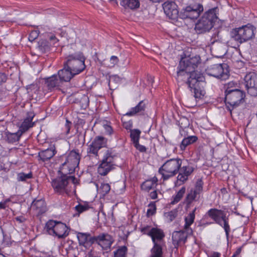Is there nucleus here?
<instances>
[{
    "instance_id": "nucleus-1",
    "label": "nucleus",
    "mask_w": 257,
    "mask_h": 257,
    "mask_svg": "<svg viewBox=\"0 0 257 257\" xmlns=\"http://www.w3.org/2000/svg\"><path fill=\"white\" fill-rule=\"evenodd\" d=\"M176 79L178 82H186L195 98H200L204 95L205 77L200 72L188 71L186 67L184 66L182 67L179 63L177 67Z\"/></svg>"
},
{
    "instance_id": "nucleus-32",
    "label": "nucleus",
    "mask_w": 257,
    "mask_h": 257,
    "mask_svg": "<svg viewBox=\"0 0 257 257\" xmlns=\"http://www.w3.org/2000/svg\"><path fill=\"white\" fill-rule=\"evenodd\" d=\"M197 139V137L195 136H189L184 138L180 146L181 150L182 151L185 150L188 146L196 142Z\"/></svg>"
},
{
    "instance_id": "nucleus-37",
    "label": "nucleus",
    "mask_w": 257,
    "mask_h": 257,
    "mask_svg": "<svg viewBox=\"0 0 257 257\" xmlns=\"http://www.w3.org/2000/svg\"><path fill=\"white\" fill-rule=\"evenodd\" d=\"M186 191V188L182 187L177 192L175 196L173 197V200L171 201L172 204H175L178 203L183 197Z\"/></svg>"
},
{
    "instance_id": "nucleus-41",
    "label": "nucleus",
    "mask_w": 257,
    "mask_h": 257,
    "mask_svg": "<svg viewBox=\"0 0 257 257\" xmlns=\"http://www.w3.org/2000/svg\"><path fill=\"white\" fill-rule=\"evenodd\" d=\"M110 190V186L108 183H101L99 191L100 193L105 196L109 193Z\"/></svg>"
},
{
    "instance_id": "nucleus-39",
    "label": "nucleus",
    "mask_w": 257,
    "mask_h": 257,
    "mask_svg": "<svg viewBox=\"0 0 257 257\" xmlns=\"http://www.w3.org/2000/svg\"><path fill=\"white\" fill-rule=\"evenodd\" d=\"M33 177V175L31 172L28 174L22 172L18 173L17 175V180L18 181H26L28 179H31Z\"/></svg>"
},
{
    "instance_id": "nucleus-54",
    "label": "nucleus",
    "mask_w": 257,
    "mask_h": 257,
    "mask_svg": "<svg viewBox=\"0 0 257 257\" xmlns=\"http://www.w3.org/2000/svg\"><path fill=\"white\" fill-rule=\"evenodd\" d=\"M67 178L68 183H69L70 181H71L73 184H76L78 183V181L74 176L67 175Z\"/></svg>"
},
{
    "instance_id": "nucleus-16",
    "label": "nucleus",
    "mask_w": 257,
    "mask_h": 257,
    "mask_svg": "<svg viewBox=\"0 0 257 257\" xmlns=\"http://www.w3.org/2000/svg\"><path fill=\"white\" fill-rule=\"evenodd\" d=\"M203 185L202 179H198L196 181L194 189H191L186 197L185 201L188 206L190 205L194 201L199 199L200 195L203 191Z\"/></svg>"
},
{
    "instance_id": "nucleus-56",
    "label": "nucleus",
    "mask_w": 257,
    "mask_h": 257,
    "mask_svg": "<svg viewBox=\"0 0 257 257\" xmlns=\"http://www.w3.org/2000/svg\"><path fill=\"white\" fill-rule=\"evenodd\" d=\"M219 220L221 221H228V217L226 216V214L224 211L222 210V214L219 216Z\"/></svg>"
},
{
    "instance_id": "nucleus-40",
    "label": "nucleus",
    "mask_w": 257,
    "mask_h": 257,
    "mask_svg": "<svg viewBox=\"0 0 257 257\" xmlns=\"http://www.w3.org/2000/svg\"><path fill=\"white\" fill-rule=\"evenodd\" d=\"M154 186L152 182L147 180L141 184V187L142 190L149 192L151 189L154 188Z\"/></svg>"
},
{
    "instance_id": "nucleus-22",
    "label": "nucleus",
    "mask_w": 257,
    "mask_h": 257,
    "mask_svg": "<svg viewBox=\"0 0 257 257\" xmlns=\"http://www.w3.org/2000/svg\"><path fill=\"white\" fill-rule=\"evenodd\" d=\"M193 171L194 168L191 166L188 165L183 166L182 167L181 166L178 172L179 174L177 176L178 181L184 183L188 180V177Z\"/></svg>"
},
{
    "instance_id": "nucleus-58",
    "label": "nucleus",
    "mask_w": 257,
    "mask_h": 257,
    "mask_svg": "<svg viewBox=\"0 0 257 257\" xmlns=\"http://www.w3.org/2000/svg\"><path fill=\"white\" fill-rule=\"evenodd\" d=\"M150 197L152 199H156L158 197V193L156 190L151 192L150 194Z\"/></svg>"
},
{
    "instance_id": "nucleus-52",
    "label": "nucleus",
    "mask_w": 257,
    "mask_h": 257,
    "mask_svg": "<svg viewBox=\"0 0 257 257\" xmlns=\"http://www.w3.org/2000/svg\"><path fill=\"white\" fill-rule=\"evenodd\" d=\"M110 61L111 65L109 66L113 67L115 64H116L118 63V59L116 56H112L111 57Z\"/></svg>"
},
{
    "instance_id": "nucleus-19",
    "label": "nucleus",
    "mask_w": 257,
    "mask_h": 257,
    "mask_svg": "<svg viewBox=\"0 0 257 257\" xmlns=\"http://www.w3.org/2000/svg\"><path fill=\"white\" fill-rule=\"evenodd\" d=\"M200 58L199 56L196 55L192 57H185L182 58L180 61L181 66L186 67L188 71L192 72H196L195 69L197 67L198 64L200 63Z\"/></svg>"
},
{
    "instance_id": "nucleus-51",
    "label": "nucleus",
    "mask_w": 257,
    "mask_h": 257,
    "mask_svg": "<svg viewBox=\"0 0 257 257\" xmlns=\"http://www.w3.org/2000/svg\"><path fill=\"white\" fill-rule=\"evenodd\" d=\"M49 39L50 41L51 42V43L53 44V45H54L55 47L57 46V43L58 42V40L57 38L55 37V36L53 35H51L49 36Z\"/></svg>"
},
{
    "instance_id": "nucleus-64",
    "label": "nucleus",
    "mask_w": 257,
    "mask_h": 257,
    "mask_svg": "<svg viewBox=\"0 0 257 257\" xmlns=\"http://www.w3.org/2000/svg\"><path fill=\"white\" fill-rule=\"evenodd\" d=\"M241 251V247H238L236 250L235 251V253L233 254V257H235L237 255H238Z\"/></svg>"
},
{
    "instance_id": "nucleus-13",
    "label": "nucleus",
    "mask_w": 257,
    "mask_h": 257,
    "mask_svg": "<svg viewBox=\"0 0 257 257\" xmlns=\"http://www.w3.org/2000/svg\"><path fill=\"white\" fill-rule=\"evenodd\" d=\"M203 6L200 3L190 4L182 9L179 16L182 19H196L203 11Z\"/></svg>"
},
{
    "instance_id": "nucleus-14",
    "label": "nucleus",
    "mask_w": 257,
    "mask_h": 257,
    "mask_svg": "<svg viewBox=\"0 0 257 257\" xmlns=\"http://www.w3.org/2000/svg\"><path fill=\"white\" fill-rule=\"evenodd\" d=\"M244 81L247 93L251 96H257V73L248 72L244 76Z\"/></svg>"
},
{
    "instance_id": "nucleus-28",
    "label": "nucleus",
    "mask_w": 257,
    "mask_h": 257,
    "mask_svg": "<svg viewBox=\"0 0 257 257\" xmlns=\"http://www.w3.org/2000/svg\"><path fill=\"white\" fill-rule=\"evenodd\" d=\"M92 237L89 234L79 232L77 234V238L79 244L83 245H87L94 243Z\"/></svg>"
},
{
    "instance_id": "nucleus-26",
    "label": "nucleus",
    "mask_w": 257,
    "mask_h": 257,
    "mask_svg": "<svg viewBox=\"0 0 257 257\" xmlns=\"http://www.w3.org/2000/svg\"><path fill=\"white\" fill-rule=\"evenodd\" d=\"M222 214V210L217 209L216 208H211L206 213V216H208L213 220L216 223L220 226H222L221 221L219 220V216Z\"/></svg>"
},
{
    "instance_id": "nucleus-2",
    "label": "nucleus",
    "mask_w": 257,
    "mask_h": 257,
    "mask_svg": "<svg viewBox=\"0 0 257 257\" xmlns=\"http://www.w3.org/2000/svg\"><path fill=\"white\" fill-rule=\"evenodd\" d=\"M196 210V208H195L192 212H190L185 217V223L183 229L179 231H175L172 233L173 244L176 248H177L179 245L184 244L188 236L193 234V230L190 226L194 221Z\"/></svg>"
},
{
    "instance_id": "nucleus-10",
    "label": "nucleus",
    "mask_w": 257,
    "mask_h": 257,
    "mask_svg": "<svg viewBox=\"0 0 257 257\" xmlns=\"http://www.w3.org/2000/svg\"><path fill=\"white\" fill-rule=\"evenodd\" d=\"M67 174L62 171V175L52 180L51 185L55 193L62 195H69L71 192V186L68 183Z\"/></svg>"
},
{
    "instance_id": "nucleus-27",
    "label": "nucleus",
    "mask_w": 257,
    "mask_h": 257,
    "mask_svg": "<svg viewBox=\"0 0 257 257\" xmlns=\"http://www.w3.org/2000/svg\"><path fill=\"white\" fill-rule=\"evenodd\" d=\"M120 5L126 10H136L140 6L139 0H121Z\"/></svg>"
},
{
    "instance_id": "nucleus-45",
    "label": "nucleus",
    "mask_w": 257,
    "mask_h": 257,
    "mask_svg": "<svg viewBox=\"0 0 257 257\" xmlns=\"http://www.w3.org/2000/svg\"><path fill=\"white\" fill-rule=\"evenodd\" d=\"M89 208L88 205H82L79 204L78 205L75 207L76 211L78 212L79 215L80 213L87 210Z\"/></svg>"
},
{
    "instance_id": "nucleus-15",
    "label": "nucleus",
    "mask_w": 257,
    "mask_h": 257,
    "mask_svg": "<svg viewBox=\"0 0 257 257\" xmlns=\"http://www.w3.org/2000/svg\"><path fill=\"white\" fill-rule=\"evenodd\" d=\"M107 140L102 136H96L88 146L87 152L89 156H98V151L102 148L105 147Z\"/></svg>"
},
{
    "instance_id": "nucleus-42",
    "label": "nucleus",
    "mask_w": 257,
    "mask_h": 257,
    "mask_svg": "<svg viewBox=\"0 0 257 257\" xmlns=\"http://www.w3.org/2000/svg\"><path fill=\"white\" fill-rule=\"evenodd\" d=\"M120 81V77L117 75H112L110 76L108 85L109 86L110 89H112V87H114L115 86H113V84L114 83H119Z\"/></svg>"
},
{
    "instance_id": "nucleus-3",
    "label": "nucleus",
    "mask_w": 257,
    "mask_h": 257,
    "mask_svg": "<svg viewBox=\"0 0 257 257\" xmlns=\"http://www.w3.org/2000/svg\"><path fill=\"white\" fill-rule=\"evenodd\" d=\"M217 8L209 9L203 15L195 24V30L198 34L209 32L213 27L217 20Z\"/></svg>"
},
{
    "instance_id": "nucleus-44",
    "label": "nucleus",
    "mask_w": 257,
    "mask_h": 257,
    "mask_svg": "<svg viewBox=\"0 0 257 257\" xmlns=\"http://www.w3.org/2000/svg\"><path fill=\"white\" fill-rule=\"evenodd\" d=\"M166 216L170 222L172 221L177 216V211L173 210L171 211L165 213Z\"/></svg>"
},
{
    "instance_id": "nucleus-46",
    "label": "nucleus",
    "mask_w": 257,
    "mask_h": 257,
    "mask_svg": "<svg viewBox=\"0 0 257 257\" xmlns=\"http://www.w3.org/2000/svg\"><path fill=\"white\" fill-rule=\"evenodd\" d=\"M39 32L38 30L32 31L29 34V40L30 41H33L37 39L39 36Z\"/></svg>"
},
{
    "instance_id": "nucleus-7",
    "label": "nucleus",
    "mask_w": 257,
    "mask_h": 257,
    "mask_svg": "<svg viewBox=\"0 0 257 257\" xmlns=\"http://www.w3.org/2000/svg\"><path fill=\"white\" fill-rule=\"evenodd\" d=\"M117 157V154L112 149L106 151L101 163L98 167V173L101 176L106 175L108 172L114 169V159Z\"/></svg>"
},
{
    "instance_id": "nucleus-33",
    "label": "nucleus",
    "mask_w": 257,
    "mask_h": 257,
    "mask_svg": "<svg viewBox=\"0 0 257 257\" xmlns=\"http://www.w3.org/2000/svg\"><path fill=\"white\" fill-rule=\"evenodd\" d=\"M37 49L41 53H45L50 50V45L46 40H41L38 43Z\"/></svg>"
},
{
    "instance_id": "nucleus-43",
    "label": "nucleus",
    "mask_w": 257,
    "mask_h": 257,
    "mask_svg": "<svg viewBox=\"0 0 257 257\" xmlns=\"http://www.w3.org/2000/svg\"><path fill=\"white\" fill-rule=\"evenodd\" d=\"M149 208L147 210V216L150 217L155 214L156 211V207L155 203H151L149 204Z\"/></svg>"
},
{
    "instance_id": "nucleus-38",
    "label": "nucleus",
    "mask_w": 257,
    "mask_h": 257,
    "mask_svg": "<svg viewBox=\"0 0 257 257\" xmlns=\"http://www.w3.org/2000/svg\"><path fill=\"white\" fill-rule=\"evenodd\" d=\"M127 248L125 246L119 247L116 251H114L113 257H126Z\"/></svg>"
},
{
    "instance_id": "nucleus-11",
    "label": "nucleus",
    "mask_w": 257,
    "mask_h": 257,
    "mask_svg": "<svg viewBox=\"0 0 257 257\" xmlns=\"http://www.w3.org/2000/svg\"><path fill=\"white\" fill-rule=\"evenodd\" d=\"M245 97V93L241 90L225 93V102L228 110L231 112L244 102Z\"/></svg>"
},
{
    "instance_id": "nucleus-31",
    "label": "nucleus",
    "mask_w": 257,
    "mask_h": 257,
    "mask_svg": "<svg viewBox=\"0 0 257 257\" xmlns=\"http://www.w3.org/2000/svg\"><path fill=\"white\" fill-rule=\"evenodd\" d=\"M165 244H154L153 247L151 249L150 257H163V246Z\"/></svg>"
},
{
    "instance_id": "nucleus-53",
    "label": "nucleus",
    "mask_w": 257,
    "mask_h": 257,
    "mask_svg": "<svg viewBox=\"0 0 257 257\" xmlns=\"http://www.w3.org/2000/svg\"><path fill=\"white\" fill-rule=\"evenodd\" d=\"M151 228L149 226H145L141 228V231L144 234H147L149 236L150 232H151Z\"/></svg>"
},
{
    "instance_id": "nucleus-60",
    "label": "nucleus",
    "mask_w": 257,
    "mask_h": 257,
    "mask_svg": "<svg viewBox=\"0 0 257 257\" xmlns=\"http://www.w3.org/2000/svg\"><path fill=\"white\" fill-rule=\"evenodd\" d=\"M87 257H98L97 252L96 251H94L92 250H91L89 251Z\"/></svg>"
},
{
    "instance_id": "nucleus-23",
    "label": "nucleus",
    "mask_w": 257,
    "mask_h": 257,
    "mask_svg": "<svg viewBox=\"0 0 257 257\" xmlns=\"http://www.w3.org/2000/svg\"><path fill=\"white\" fill-rule=\"evenodd\" d=\"M63 65L64 68L58 71V75L62 82H69L75 75H73V72L67 67L65 62Z\"/></svg>"
},
{
    "instance_id": "nucleus-25",
    "label": "nucleus",
    "mask_w": 257,
    "mask_h": 257,
    "mask_svg": "<svg viewBox=\"0 0 257 257\" xmlns=\"http://www.w3.org/2000/svg\"><path fill=\"white\" fill-rule=\"evenodd\" d=\"M22 135V133L18 131L16 133H11L7 131L5 132L3 138L6 142L9 144H14L20 140Z\"/></svg>"
},
{
    "instance_id": "nucleus-8",
    "label": "nucleus",
    "mask_w": 257,
    "mask_h": 257,
    "mask_svg": "<svg viewBox=\"0 0 257 257\" xmlns=\"http://www.w3.org/2000/svg\"><path fill=\"white\" fill-rule=\"evenodd\" d=\"M45 229L50 235L56 236L59 238H64L69 234L68 227L60 221L49 220L46 224Z\"/></svg>"
},
{
    "instance_id": "nucleus-34",
    "label": "nucleus",
    "mask_w": 257,
    "mask_h": 257,
    "mask_svg": "<svg viewBox=\"0 0 257 257\" xmlns=\"http://www.w3.org/2000/svg\"><path fill=\"white\" fill-rule=\"evenodd\" d=\"M238 86L236 82H229L224 85L225 93L235 91V90H240V89H238Z\"/></svg>"
},
{
    "instance_id": "nucleus-9",
    "label": "nucleus",
    "mask_w": 257,
    "mask_h": 257,
    "mask_svg": "<svg viewBox=\"0 0 257 257\" xmlns=\"http://www.w3.org/2000/svg\"><path fill=\"white\" fill-rule=\"evenodd\" d=\"M80 159V155L78 151H71L67 156L65 161L62 164L60 168L61 171L64 173L71 174L74 173L75 169L78 167Z\"/></svg>"
},
{
    "instance_id": "nucleus-55",
    "label": "nucleus",
    "mask_w": 257,
    "mask_h": 257,
    "mask_svg": "<svg viewBox=\"0 0 257 257\" xmlns=\"http://www.w3.org/2000/svg\"><path fill=\"white\" fill-rule=\"evenodd\" d=\"M34 117V113L32 112H29L27 113V116L25 119L28 121H30L31 122H33L32 120H33Z\"/></svg>"
},
{
    "instance_id": "nucleus-18",
    "label": "nucleus",
    "mask_w": 257,
    "mask_h": 257,
    "mask_svg": "<svg viewBox=\"0 0 257 257\" xmlns=\"http://www.w3.org/2000/svg\"><path fill=\"white\" fill-rule=\"evenodd\" d=\"M92 239L94 243H97L103 249L109 248L113 242L112 236L107 233H102L98 236H93Z\"/></svg>"
},
{
    "instance_id": "nucleus-62",
    "label": "nucleus",
    "mask_w": 257,
    "mask_h": 257,
    "mask_svg": "<svg viewBox=\"0 0 257 257\" xmlns=\"http://www.w3.org/2000/svg\"><path fill=\"white\" fill-rule=\"evenodd\" d=\"M71 124V123L67 119L66 123L65 125V126L67 128V131H66L67 134H68L69 133Z\"/></svg>"
},
{
    "instance_id": "nucleus-49",
    "label": "nucleus",
    "mask_w": 257,
    "mask_h": 257,
    "mask_svg": "<svg viewBox=\"0 0 257 257\" xmlns=\"http://www.w3.org/2000/svg\"><path fill=\"white\" fill-rule=\"evenodd\" d=\"M49 39L50 41L51 42V43L53 44V45H54L55 47L57 46V43L58 42V40L57 38L55 37V36L53 35H51L49 36Z\"/></svg>"
},
{
    "instance_id": "nucleus-21",
    "label": "nucleus",
    "mask_w": 257,
    "mask_h": 257,
    "mask_svg": "<svg viewBox=\"0 0 257 257\" xmlns=\"http://www.w3.org/2000/svg\"><path fill=\"white\" fill-rule=\"evenodd\" d=\"M31 209L37 216L44 213L47 211L46 204L43 199H35L31 205Z\"/></svg>"
},
{
    "instance_id": "nucleus-12",
    "label": "nucleus",
    "mask_w": 257,
    "mask_h": 257,
    "mask_svg": "<svg viewBox=\"0 0 257 257\" xmlns=\"http://www.w3.org/2000/svg\"><path fill=\"white\" fill-rule=\"evenodd\" d=\"M206 73L209 76L221 80H226L229 75V71L226 64H215L206 69Z\"/></svg>"
},
{
    "instance_id": "nucleus-20",
    "label": "nucleus",
    "mask_w": 257,
    "mask_h": 257,
    "mask_svg": "<svg viewBox=\"0 0 257 257\" xmlns=\"http://www.w3.org/2000/svg\"><path fill=\"white\" fill-rule=\"evenodd\" d=\"M149 236L151 237L153 244H165L164 237L165 234L163 230L157 227H152L151 229Z\"/></svg>"
},
{
    "instance_id": "nucleus-4",
    "label": "nucleus",
    "mask_w": 257,
    "mask_h": 257,
    "mask_svg": "<svg viewBox=\"0 0 257 257\" xmlns=\"http://www.w3.org/2000/svg\"><path fill=\"white\" fill-rule=\"evenodd\" d=\"M255 28L250 24L231 30L230 37L237 43L242 44L254 37Z\"/></svg>"
},
{
    "instance_id": "nucleus-24",
    "label": "nucleus",
    "mask_w": 257,
    "mask_h": 257,
    "mask_svg": "<svg viewBox=\"0 0 257 257\" xmlns=\"http://www.w3.org/2000/svg\"><path fill=\"white\" fill-rule=\"evenodd\" d=\"M56 153L55 148H51L40 151L38 154V160L43 162L50 160Z\"/></svg>"
},
{
    "instance_id": "nucleus-17",
    "label": "nucleus",
    "mask_w": 257,
    "mask_h": 257,
    "mask_svg": "<svg viewBox=\"0 0 257 257\" xmlns=\"http://www.w3.org/2000/svg\"><path fill=\"white\" fill-rule=\"evenodd\" d=\"M178 6L174 2H166L163 5L165 14L170 19L176 20L179 16Z\"/></svg>"
},
{
    "instance_id": "nucleus-57",
    "label": "nucleus",
    "mask_w": 257,
    "mask_h": 257,
    "mask_svg": "<svg viewBox=\"0 0 257 257\" xmlns=\"http://www.w3.org/2000/svg\"><path fill=\"white\" fill-rule=\"evenodd\" d=\"M7 79V76L5 74L0 72V83L5 82Z\"/></svg>"
},
{
    "instance_id": "nucleus-47",
    "label": "nucleus",
    "mask_w": 257,
    "mask_h": 257,
    "mask_svg": "<svg viewBox=\"0 0 257 257\" xmlns=\"http://www.w3.org/2000/svg\"><path fill=\"white\" fill-rule=\"evenodd\" d=\"M221 226L223 227L225 232L226 235L227 237H228L229 235V232L230 231L228 221H223V223H222V226Z\"/></svg>"
},
{
    "instance_id": "nucleus-30",
    "label": "nucleus",
    "mask_w": 257,
    "mask_h": 257,
    "mask_svg": "<svg viewBox=\"0 0 257 257\" xmlns=\"http://www.w3.org/2000/svg\"><path fill=\"white\" fill-rule=\"evenodd\" d=\"M146 103L144 100L141 101L135 107H132L131 110L126 113L125 115L127 116H133L138 113L145 111Z\"/></svg>"
},
{
    "instance_id": "nucleus-36",
    "label": "nucleus",
    "mask_w": 257,
    "mask_h": 257,
    "mask_svg": "<svg viewBox=\"0 0 257 257\" xmlns=\"http://www.w3.org/2000/svg\"><path fill=\"white\" fill-rule=\"evenodd\" d=\"M34 124V122H31L24 119V120L19 127L18 131L22 133V135H23L24 133L27 131L30 128L33 127Z\"/></svg>"
},
{
    "instance_id": "nucleus-63",
    "label": "nucleus",
    "mask_w": 257,
    "mask_h": 257,
    "mask_svg": "<svg viewBox=\"0 0 257 257\" xmlns=\"http://www.w3.org/2000/svg\"><path fill=\"white\" fill-rule=\"evenodd\" d=\"M15 219L20 223H22L26 220L25 218L23 216H18L15 218Z\"/></svg>"
},
{
    "instance_id": "nucleus-61",
    "label": "nucleus",
    "mask_w": 257,
    "mask_h": 257,
    "mask_svg": "<svg viewBox=\"0 0 257 257\" xmlns=\"http://www.w3.org/2000/svg\"><path fill=\"white\" fill-rule=\"evenodd\" d=\"M104 128L105 131L107 132V134L109 135H111L112 133V127L108 125H105Z\"/></svg>"
},
{
    "instance_id": "nucleus-50",
    "label": "nucleus",
    "mask_w": 257,
    "mask_h": 257,
    "mask_svg": "<svg viewBox=\"0 0 257 257\" xmlns=\"http://www.w3.org/2000/svg\"><path fill=\"white\" fill-rule=\"evenodd\" d=\"M49 39L50 41L51 42V43L53 44V45H54L55 47L57 46V43L58 42V40L57 38L55 37V36L53 35H51L49 36Z\"/></svg>"
},
{
    "instance_id": "nucleus-59",
    "label": "nucleus",
    "mask_w": 257,
    "mask_h": 257,
    "mask_svg": "<svg viewBox=\"0 0 257 257\" xmlns=\"http://www.w3.org/2000/svg\"><path fill=\"white\" fill-rule=\"evenodd\" d=\"M81 101L85 102V106L86 107L88 105L89 98L87 96L84 95L81 98Z\"/></svg>"
},
{
    "instance_id": "nucleus-6",
    "label": "nucleus",
    "mask_w": 257,
    "mask_h": 257,
    "mask_svg": "<svg viewBox=\"0 0 257 257\" xmlns=\"http://www.w3.org/2000/svg\"><path fill=\"white\" fill-rule=\"evenodd\" d=\"M85 58L82 53L78 52L69 55L67 57L65 63L75 76L81 73L86 68L85 65Z\"/></svg>"
},
{
    "instance_id": "nucleus-5",
    "label": "nucleus",
    "mask_w": 257,
    "mask_h": 257,
    "mask_svg": "<svg viewBox=\"0 0 257 257\" xmlns=\"http://www.w3.org/2000/svg\"><path fill=\"white\" fill-rule=\"evenodd\" d=\"M182 162V160L178 158L167 160L159 168V173L162 175L164 180H167L178 173Z\"/></svg>"
},
{
    "instance_id": "nucleus-35",
    "label": "nucleus",
    "mask_w": 257,
    "mask_h": 257,
    "mask_svg": "<svg viewBox=\"0 0 257 257\" xmlns=\"http://www.w3.org/2000/svg\"><path fill=\"white\" fill-rule=\"evenodd\" d=\"M141 133L139 129L130 130V137L133 144L139 142Z\"/></svg>"
},
{
    "instance_id": "nucleus-29",
    "label": "nucleus",
    "mask_w": 257,
    "mask_h": 257,
    "mask_svg": "<svg viewBox=\"0 0 257 257\" xmlns=\"http://www.w3.org/2000/svg\"><path fill=\"white\" fill-rule=\"evenodd\" d=\"M46 83L48 89L51 90L55 87H59L62 83L60 79L58 78L57 75L55 74L46 79Z\"/></svg>"
},
{
    "instance_id": "nucleus-48",
    "label": "nucleus",
    "mask_w": 257,
    "mask_h": 257,
    "mask_svg": "<svg viewBox=\"0 0 257 257\" xmlns=\"http://www.w3.org/2000/svg\"><path fill=\"white\" fill-rule=\"evenodd\" d=\"M135 147L141 152H145L146 148L145 146L139 144V142L134 144Z\"/></svg>"
}]
</instances>
